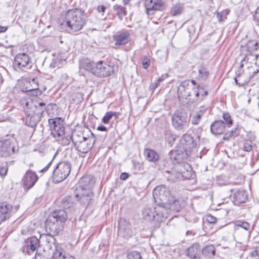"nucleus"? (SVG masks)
Returning a JSON list of instances; mask_svg holds the SVG:
<instances>
[{
    "label": "nucleus",
    "instance_id": "nucleus-1",
    "mask_svg": "<svg viewBox=\"0 0 259 259\" xmlns=\"http://www.w3.org/2000/svg\"><path fill=\"white\" fill-rule=\"evenodd\" d=\"M23 108L26 115V125L34 127L39 121L44 111L46 109V105L45 103L36 99H29L26 101Z\"/></svg>",
    "mask_w": 259,
    "mask_h": 259
},
{
    "label": "nucleus",
    "instance_id": "nucleus-2",
    "mask_svg": "<svg viewBox=\"0 0 259 259\" xmlns=\"http://www.w3.org/2000/svg\"><path fill=\"white\" fill-rule=\"evenodd\" d=\"M85 24L84 11L77 8L68 10L63 22V24L66 26L70 33L76 32L80 30Z\"/></svg>",
    "mask_w": 259,
    "mask_h": 259
},
{
    "label": "nucleus",
    "instance_id": "nucleus-3",
    "mask_svg": "<svg viewBox=\"0 0 259 259\" xmlns=\"http://www.w3.org/2000/svg\"><path fill=\"white\" fill-rule=\"evenodd\" d=\"M142 217L146 221L160 223L168 217V210L162 205L156 207L145 206L142 210Z\"/></svg>",
    "mask_w": 259,
    "mask_h": 259
},
{
    "label": "nucleus",
    "instance_id": "nucleus-4",
    "mask_svg": "<svg viewBox=\"0 0 259 259\" xmlns=\"http://www.w3.org/2000/svg\"><path fill=\"white\" fill-rule=\"evenodd\" d=\"M46 239L44 244V251L36 252L35 259H57L61 245L56 243V240L50 236H43Z\"/></svg>",
    "mask_w": 259,
    "mask_h": 259
},
{
    "label": "nucleus",
    "instance_id": "nucleus-5",
    "mask_svg": "<svg viewBox=\"0 0 259 259\" xmlns=\"http://www.w3.org/2000/svg\"><path fill=\"white\" fill-rule=\"evenodd\" d=\"M202 89L200 85L197 86V88H194L190 84L189 80H184L178 88V97L180 100L193 101L197 99Z\"/></svg>",
    "mask_w": 259,
    "mask_h": 259
},
{
    "label": "nucleus",
    "instance_id": "nucleus-6",
    "mask_svg": "<svg viewBox=\"0 0 259 259\" xmlns=\"http://www.w3.org/2000/svg\"><path fill=\"white\" fill-rule=\"evenodd\" d=\"M71 166L67 161L59 162L53 170L52 179L55 183L62 182L65 180L70 173Z\"/></svg>",
    "mask_w": 259,
    "mask_h": 259
},
{
    "label": "nucleus",
    "instance_id": "nucleus-7",
    "mask_svg": "<svg viewBox=\"0 0 259 259\" xmlns=\"http://www.w3.org/2000/svg\"><path fill=\"white\" fill-rule=\"evenodd\" d=\"M172 125L178 131L185 132L188 127V117L183 110L176 111L171 117Z\"/></svg>",
    "mask_w": 259,
    "mask_h": 259
},
{
    "label": "nucleus",
    "instance_id": "nucleus-8",
    "mask_svg": "<svg viewBox=\"0 0 259 259\" xmlns=\"http://www.w3.org/2000/svg\"><path fill=\"white\" fill-rule=\"evenodd\" d=\"M116 63L113 64H107L102 61H99L96 63V68L94 69V75L99 77H106L111 75L118 69V65L117 63L118 60L115 61Z\"/></svg>",
    "mask_w": 259,
    "mask_h": 259
},
{
    "label": "nucleus",
    "instance_id": "nucleus-9",
    "mask_svg": "<svg viewBox=\"0 0 259 259\" xmlns=\"http://www.w3.org/2000/svg\"><path fill=\"white\" fill-rule=\"evenodd\" d=\"M172 195L170 189L163 185L157 186L153 191V198L158 205H164Z\"/></svg>",
    "mask_w": 259,
    "mask_h": 259
},
{
    "label": "nucleus",
    "instance_id": "nucleus-10",
    "mask_svg": "<svg viewBox=\"0 0 259 259\" xmlns=\"http://www.w3.org/2000/svg\"><path fill=\"white\" fill-rule=\"evenodd\" d=\"M63 229V226L62 225L48 217L45 222V230L47 234L40 235L39 238L41 241L46 242V239L42 237L43 236H50L55 238L54 236L58 235Z\"/></svg>",
    "mask_w": 259,
    "mask_h": 259
},
{
    "label": "nucleus",
    "instance_id": "nucleus-11",
    "mask_svg": "<svg viewBox=\"0 0 259 259\" xmlns=\"http://www.w3.org/2000/svg\"><path fill=\"white\" fill-rule=\"evenodd\" d=\"M49 124L51 135L55 138H60L65 134V127L63 125V120L61 118L49 119Z\"/></svg>",
    "mask_w": 259,
    "mask_h": 259
},
{
    "label": "nucleus",
    "instance_id": "nucleus-12",
    "mask_svg": "<svg viewBox=\"0 0 259 259\" xmlns=\"http://www.w3.org/2000/svg\"><path fill=\"white\" fill-rule=\"evenodd\" d=\"M236 76L234 78L235 83L239 87L247 84L251 78L257 73V71L249 72L247 73L243 69H238L236 71Z\"/></svg>",
    "mask_w": 259,
    "mask_h": 259
},
{
    "label": "nucleus",
    "instance_id": "nucleus-13",
    "mask_svg": "<svg viewBox=\"0 0 259 259\" xmlns=\"http://www.w3.org/2000/svg\"><path fill=\"white\" fill-rule=\"evenodd\" d=\"M196 143L194 138L189 134H184L180 140L179 145L178 148L181 152H190L191 149L195 148Z\"/></svg>",
    "mask_w": 259,
    "mask_h": 259
},
{
    "label": "nucleus",
    "instance_id": "nucleus-14",
    "mask_svg": "<svg viewBox=\"0 0 259 259\" xmlns=\"http://www.w3.org/2000/svg\"><path fill=\"white\" fill-rule=\"evenodd\" d=\"M74 196L81 205L87 207L92 200L93 192L89 190L85 192L82 191L80 188H76Z\"/></svg>",
    "mask_w": 259,
    "mask_h": 259
},
{
    "label": "nucleus",
    "instance_id": "nucleus-15",
    "mask_svg": "<svg viewBox=\"0 0 259 259\" xmlns=\"http://www.w3.org/2000/svg\"><path fill=\"white\" fill-rule=\"evenodd\" d=\"M163 206L168 211H170L178 212L180 210L182 207L184 206V202L182 198H176L174 195L166 201Z\"/></svg>",
    "mask_w": 259,
    "mask_h": 259
},
{
    "label": "nucleus",
    "instance_id": "nucleus-16",
    "mask_svg": "<svg viewBox=\"0 0 259 259\" xmlns=\"http://www.w3.org/2000/svg\"><path fill=\"white\" fill-rule=\"evenodd\" d=\"M13 139H6L0 141V155L8 157L15 153Z\"/></svg>",
    "mask_w": 259,
    "mask_h": 259
},
{
    "label": "nucleus",
    "instance_id": "nucleus-17",
    "mask_svg": "<svg viewBox=\"0 0 259 259\" xmlns=\"http://www.w3.org/2000/svg\"><path fill=\"white\" fill-rule=\"evenodd\" d=\"M38 180L36 173L32 170H28L22 179L24 188L29 190L31 188Z\"/></svg>",
    "mask_w": 259,
    "mask_h": 259
},
{
    "label": "nucleus",
    "instance_id": "nucleus-18",
    "mask_svg": "<svg viewBox=\"0 0 259 259\" xmlns=\"http://www.w3.org/2000/svg\"><path fill=\"white\" fill-rule=\"evenodd\" d=\"M95 182V180L92 176H85L80 179L76 188H80L82 191L85 192H87L88 190L92 191Z\"/></svg>",
    "mask_w": 259,
    "mask_h": 259
},
{
    "label": "nucleus",
    "instance_id": "nucleus-19",
    "mask_svg": "<svg viewBox=\"0 0 259 259\" xmlns=\"http://www.w3.org/2000/svg\"><path fill=\"white\" fill-rule=\"evenodd\" d=\"M48 217L63 226L68 219L67 212L63 209H56L52 212Z\"/></svg>",
    "mask_w": 259,
    "mask_h": 259
},
{
    "label": "nucleus",
    "instance_id": "nucleus-20",
    "mask_svg": "<svg viewBox=\"0 0 259 259\" xmlns=\"http://www.w3.org/2000/svg\"><path fill=\"white\" fill-rule=\"evenodd\" d=\"M29 63L30 58L26 53L18 54L15 57L14 65L19 69L26 67Z\"/></svg>",
    "mask_w": 259,
    "mask_h": 259
},
{
    "label": "nucleus",
    "instance_id": "nucleus-21",
    "mask_svg": "<svg viewBox=\"0 0 259 259\" xmlns=\"http://www.w3.org/2000/svg\"><path fill=\"white\" fill-rule=\"evenodd\" d=\"M13 208L12 206L6 202L0 203V221H5L9 218L12 213Z\"/></svg>",
    "mask_w": 259,
    "mask_h": 259
},
{
    "label": "nucleus",
    "instance_id": "nucleus-22",
    "mask_svg": "<svg viewBox=\"0 0 259 259\" xmlns=\"http://www.w3.org/2000/svg\"><path fill=\"white\" fill-rule=\"evenodd\" d=\"M247 199V192L244 190H238L233 194V203L236 205L245 203Z\"/></svg>",
    "mask_w": 259,
    "mask_h": 259
},
{
    "label": "nucleus",
    "instance_id": "nucleus-23",
    "mask_svg": "<svg viewBox=\"0 0 259 259\" xmlns=\"http://www.w3.org/2000/svg\"><path fill=\"white\" fill-rule=\"evenodd\" d=\"M241 55L243 56L242 61L245 64H252L255 60L256 54H253L247 48L244 47L241 51Z\"/></svg>",
    "mask_w": 259,
    "mask_h": 259
},
{
    "label": "nucleus",
    "instance_id": "nucleus-24",
    "mask_svg": "<svg viewBox=\"0 0 259 259\" xmlns=\"http://www.w3.org/2000/svg\"><path fill=\"white\" fill-rule=\"evenodd\" d=\"M201 249L198 244H194L186 251V255L191 258H199Z\"/></svg>",
    "mask_w": 259,
    "mask_h": 259
},
{
    "label": "nucleus",
    "instance_id": "nucleus-25",
    "mask_svg": "<svg viewBox=\"0 0 259 259\" xmlns=\"http://www.w3.org/2000/svg\"><path fill=\"white\" fill-rule=\"evenodd\" d=\"M225 123L222 120L215 121L210 126L211 132L214 135L223 134L225 130Z\"/></svg>",
    "mask_w": 259,
    "mask_h": 259
},
{
    "label": "nucleus",
    "instance_id": "nucleus-26",
    "mask_svg": "<svg viewBox=\"0 0 259 259\" xmlns=\"http://www.w3.org/2000/svg\"><path fill=\"white\" fill-rule=\"evenodd\" d=\"M130 33L128 31H123L114 37L115 45H124L130 40Z\"/></svg>",
    "mask_w": 259,
    "mask_h": 259
},
{
    "label": "nucleus",
    "instance_id": "nucleus-27",
    "mask_svg": "<svg viewBox=\"0 0 259 259\" xmlns=\"http://www.w3.org/2000/svg\"><path fill=\"white\" fill-rule=\"evenodd\" d=\"M96 63L89 60H84L80 62V67L94 74V69L96 68Z\"/></svg>",
    "mask_w": 259,
    "mask_h": 259
},
{
    "label": "nucleus",
    "instance_id": "nucleus-28",
    "mask_svg": "<svg viewBox=\"0 0 259 259\" xmlns=\"http://www.w3.org/2000/svg\"><path fill=\"white\" fill-rule=\"evenodd\" d=\"M144 155L147 160L150 162H156L159 159L158 154L153 150L146 149L144 151Z\"/></svg>",
    "mask_w": 259,
    "mask_h": 259
},
{
    "label": "nucleus",
    "instance_id": "nucleus-29",
    "mask_svg": "<svg viewBox=\"0 0 259 259\" xmlns=\"http://www.w3.org/2000/svg\"><path fill=\"white\" fill-rule=\"evenodd\" d=\"M88 140L82 141L76 146L75 149L79 152L82 153H87L88 152L91 150L92 146L90 144H89L87 142Z\"/></svg>",
    "mask_w": 259,
    "mask_h": 259
},
{
    "label": "nucleus",
    "instance_id": "nucleus-30",
    "mask_svg": "<svg viewBox=\"0 0 259 259\" xmlns=\"http://www.w3.org/2000/svg\"><path fill=\"white\" fill-rule=\"evenodd\" d=\"M166 178L167 181L171 182H175L180 180L182 177V172H178L175 170H171L170 171L166 172Z\"/></svg>",
    "mask_w": 259,
    "mask_h": 259
},
{
    "label": "nucleus",
    "instance_id": "nucleus-31",
    "mask_svg": "<svg viewBox=\"0 0 259 259\" xmlns=\"http://www.w3.org/2000/svg\"><path fill=\"white\" fill-rule=\"evenodd\" d=\"M39 240L35 236L31 237L28 240L27 249L34 251L39 247Z\"/></svg>",
    "mask_w": 259,
    "mask_h": 259
},
{
    "label": "nucleus",
    "instance_id": "nucleus-32",
    "mask_svg": "<svg viewBox=\"0 0 259 259\" xmlns=\"http://www.w3.org/2000/svg\"><path fill=\"white\" fill-rule=\"evenodd\" d=\"M201 252L206 257L211 258L215 254V247L212 245H207L202 249Z\"/></svg>",
    "mask_w": 259,
    "mask_h": 259
},
{
    "label": "nucleus",
    "instance_id": "nucleus-33",
    "mask_svg": "<svg viewBox=\"0 0 259 259\" xmlns=\"http://www.w3.org/2000/svg\"><path fill=\"white\" fill-rule=\"evenodd\" d=\"M73 204V199L70 196L64 197L60 201V205L64 209H68Z\"/></svg>",
    "mask_w": 259,
    "mask_h": 259
},
{
    "label": "nucleus",
    "instance_id": "nucleus-34",
    "mask_svg": "<svg viewBox=\"0 0 259 259\" xmlns=\"http://www.w3.org/2000/svg\"><path fill=\"white\" fill-rule=\"evenodd\" d=\"M85 140H88V138L84 137L81 133L74 132L72 135V141L74 147Z\"/></svg>",
    "mask_w": 259,
    "mask_h": 259
},
{
    "label": "nucleus",
    "instance_id": "nucleus-35",
    "mask_svg": "<svg viewBox=\"0 0 259 259\" xmlns=\"http://www.w3.org/2000/svg\"><path fill=\"white\" fill-rule=\"evenodd\" d=\"M113 10L116 11L118 17L120 20H122L123 16L127 14L126 8L120 5L117 4L114 5Z\"/></svg>",
    "mask_w": 259,
    "mask_h": 259
},
{
    "label": "nucleus",
    "instance_id": "nucleus-36",
    "mask_svg": "<svg viewBox=\"0 0 259 259\" xmlns=\"http://www.w3.org/2000/svg\"><path fill=\"white\" fill-rule=\"evenodd\" d=\"M165 138L169 145L171 146L177 139V136L174 134L171 131L167 130L165 132Z\"/></svg>",
    "mask_w": 259,
    "mask_h": 259
},
{
    "label": "nucleus",
    "instance_id": "nucleus-37",
    "mask_svg": "<svg viewBox=\"0 0 259 259\" xmlns=\"http://www.w3.org/2000/svg\"><path fill=\"white\" fill-rule=\"evenodd\" d=\"M118 113L113 111H108L106 112L102 119V121L105 124L108 123L110 120L115 116V118L118 117Z\"/></svg>",
    "mask_w": 259,
    "mask_h": 259
},
{
    "label": "nucleus",
    "instance_id": "nucleus-38",
    "mask_svg": "<svg viewBox=\"0 0 259 259\" xmlns=\"http://www.w3.org/2000/svg\"><path fill=\"white\" fill-rule=\"evenodd\" d=\"M238 135L237 128H234L230 132L226 133L223 137L224 140H229L230 138H235Z\"/></svg>",
    "mask_w": 259,
    "mask_h": 259
},
{
    "label": "nucleus",
    "instance_id": "nucleus-39",
    "mask_svg": "<svg viewBox=\"0 0 259 259\" xmlns=\"http://www.w3.org/2000/svg\"><path fill=\"white\" fill-rule=\"evenodd\" d=\"M183 10V5L180 4H177L171 8V13L173 16L178 15L181 14Z\"/></svg>",
    "mask_w": 259,
    "mask_h": 259
},
{
    "label": "nucleus",
    "instance_id": "nucleus-40",
    "mask_svg": "<svg viewBox=\"0 0 259 259\" xmlns=\"http://www.w3.org/2000/svg\"><path fill=\"white\" fill-rule=\"evenodd\" d=\"M145 5L147 14L148 15H153L154 14L153 0H146Z\"/></svg>",
    "mask_w": 259,
    "mask_h": 259
},
{
    "label": "nucleus",
    "instance_id": "nucleus-41",
    "mask_svg": "<svg viewBox=\"0 0 259 259\" xmlns=\"http://www.w3.org/2000/svg\"><path fill=\"white\" fill-rule=\"evenodd\" d=\"M57 141L63 146L68 145L71 141H72V136H65L64 137H61L60 138H57Z\"/></svg>",
    "mask_w": 259,
    "mask_h": 259
},
{
    "label": "nucleus",
    "instance_id": "nucleus-42",
    "mask_svg": "<svg viewBox=\"0 0 259 259\" xmlns=\"http://www.w3.org/2000/svg\"><path fill=\"white\" fill-rule=\"evenodd\" d=\"M141 254L137 251H128L127 253V259H141Z\"/></svg>",
    "mask_w": 259,
    "mask_h": 259
},
{
    "label": "nucleus",
    "instance_id": "nucleus-43",
    "mask_svg": "<svg viewBox=\"0 0 259 259\" xmlns=\"http://www.w3.org/2000/svg\"><path fill=\"white\" fill-rule=\"evenodd\" d=\"M199 72V78L203 79H205L209 75V72L207 69L204 67H200L198 70Z\"/></svg>",
    "mask_w": 259,
    "mask_h": 259
},
{
    "label": "nucleus",
    "instance_id": "nucleus-44",
    "mask_svg": "<svg viewBox=\"0 0 259 259\" xmlns=\"http://www.w3.org/2000/svg\"><path fill=\"white\" fill-rule=\"evenodd\" d=\"M57 259H75L73 256L69 255V254L65 255L63 249L60 247L58 257Z\"/></svg>",
    "mask_w": 259,
    "mask_h": 259
},
{
    "label": "nucleus",
    "instance_id": "nucleus-45",
    "mask_svg": "<svg viewBox=\"0 0 259 259\" xmlns=\"http://www.w3.org/2000/svg\"><path fill=\"white\" fill-rule=\"evenodd\" d=\"M236 225L246 231H249L250 229V225L246 222L238 221L236 222Z\"/></svg>",
    "mask_w": 259,
    "mask_h": 259
},
{
    "label": "nucleus",
    "instance_id": "nucleus-46",
    "mask_svg": "<svg viewBox=\"0 0 259 259\" xmlns=\"http://www.w3.org/2000/svg\"><path fill=\"white\" fill-rule=\"evenodd\" d=\"M228 13L227 11H222L217 14V18L219 22H222L227 19V15Z\"/></svg>",
    "mask_w": 259,
    "mask_h": 259
},
{
    "label": "nucleus",
    "instance_id": "nucleus-47",
    "mask_svg": "<svg viewBox=\"0 0 259 259\" xmlns=\"http://www.w3.org/2000/svg\"><path fill=\"white\" fill-rule=\"evenodd\" d=\"M165 8L164 3L161 0H156V5L154 11H162Z\"/></svg>",
    "mask_w": 259,
    "mask_h": 259
},
{
    "label": "nucleus",
    "instance_id": "nucleus-48",
    "mask_svg": "<svg viewBox=\"0 0 259 259\" xmlns=\"http://www.w3.org/2000/svg\"><path fill=\"white\" fill-rule=\"evenodd\" d=\"M73 100L75 104L81 102L83 100L82 94L80 92L75 94L73 98Z\"/></svg>",
    "mask_w": 259,
    "mask_h": 259
},
{
    "label": "nucleus",
    "instance_id": "nucleus-49",
    "mask_svg": "<svg viewBox=\"0 0 259 259\" xmlns=\"http://www.w3.org/2000/svg\"><path fill=\"white\" fill-rule=\"evenodd\" d=\"M223 117L226 122L225 124L227 125L228 127H230V126L232 125L233 121L229 113H224Z\"/></svg>",
    "mask_w": 259,
    "mask_h": 259
},
{
    "label": "nucleus",
    "instance_id": "nucleus-50",
    "mask_svg": "<svg viewBox=\"0 0 259 259\" xmlns=\"http://www.w3.org/2000/svg\"><path fill=\"white\" fill-rule=\"evenodd\" d=\"M141 62L143 68L146 69L149 67L150 65V61L147 56H144L142 58Z\"/></svg>",
    "mask_w": 259,
    "mask_h": 259
},
{
    "label": "nucleus",
    "instance_id": "nucleus-51",
    "mask_svg": "<svg viewBox=\"0 0 259 259\" xmlns=\"http://www.w3.org/2000/svg\"><path fill=\"white\" fill-rule=\"evenodd\" d=\"M201 115L196 113V114L192 117L191 122L193 124H197L199 123L201 118Z\"/></svg>",
    "mask_w": 259,
    "mask_h": 259
},
{
    "label": "nucleus",
    "instance_id": "nucleus-52",
    "mask_svg": "<svg viewBox=\"0 0 259 259\" xmlns=\"http://www.w3.org/2000/svg\"><path fill=\"white\" fill-rule=\"evenodd\" d=\"M8 167L7 164L0 167V175L2 177L5 176L8 172Z\"/></svg>",
    "mask_w": 259,
    "mask_h": 259
},
{
    "label": "nucleus",
    "instance_id": "nucleus-53",
    "mask_svg": "<svg viewBox=\"0 0 259 259\" xmlns=\"http://www.w3.org/2000/svg\"><path fill=\"white\" fill-rule=\"evenodd\" d=\"M205 220L210 224L215 223L217 221V218L211 215H206Z\"/></svg>",
    "mask_w": 259,
    "mask_h": 259
},
{
    "label": "nucleus",
    "instance_id": "nucleus-54",
    "mask_svg": "<svg viewBox=\"0 0 259 259\" xmlns=\"http://www.w3.org/2000/svg\"><path fill=\"white\" fill-rule=\"evenodd\" d=\"M167 74H164L162 75L160 77H159L157 80V81L155 82V85H153V88L157 87L159 85L160 82L164 80L165 78L167 77Z\"/></svg>",
    "mask_w": 259,
    "mask_h": 259
},
{
    "label": "nucleus",
    "instance_id": "nucleus-55",
    "mask_svg": "<svg viewBox=\"0 0 259 259\" xmlns=\"http://www.w3.org/2000/svg\"><path fill=\"white\" fill-rule=\"evenodd\" d=\"M206 110L207 108L205 106H201L199 108L198 110L196 113L201 115V116H202L204 113L206 112Z\"/></svg>",
    "mask_w": 259,
    "mask_h": 259
},
{
    "label": "nucleus",
    "instance_id": "nucleus-56",
    "mask_svg": "<svg viewBox=\"0 0 259 259\" xmlns=\"http://www.w3.org/2000/svg\"><path fill=\"white\" fill-rule=\"evenodd\" d=\"M244 150L249 152L252 149V146L249 143H245L243 148Z\"/></svg>",
    "mask_w": 259,
    "mask_h": 259
},
{
    "label": "nucleus",
    "instance_id": "nucleus-57",
    "mask_svg": "<svg viewBox=\"0 0 259 259\" xmlns=\"http://www.w3.org/2000/svg\"><path fill=\"white\" fill-rule=\"evenodd\" d=\"M256 58L255 60H256V62H255V65L256 66H258V68H257L255 70L253 69L252 70V71H257V73H258L259 72V55H256Z\"/></svg>",
    "mask_w": 259,
    "mask_h": 259
},
{
    "label": "nucleus",
    "instance_id": "nucleus-58",
    "mask_svg": "<svg viewBox=\"0 0 259 259\" xmlns=\"http://www.w3.org/2000/svg\"><path fill=\"white\" fill-rule=\"evenodd\" d=\"M106 9V7L104 5H99L97 7V11L99 13H104Z\"/></svg>",
    "mask_w": 259,
    "mask_h": 259
},
{
    "label": "nucleus",
    "instance_id": "nucleus-59",
    "mask_svg": "<svg viewBox=\"0 0 259 259\" xmlns=\"http://www.w3.org/2000/svg\"><path fill=\"white\" fill-rule=\"evenodd\" d=\"M129 177V175L126 172H122L120 175V178L122 180H126Z\"/></svg>",
    "mask_w": 259,
    "mask_h": 259
},
{
    "label": "nucleus",
    "instance_id": "nucleus-60",
    "mask_svg": "<svg viewBox=\"0 0 259 259\" xmlns=\"http://www.w3.org/2000/svg\"><path fill=\"white\" fill-rule=\"evenodd\" d=\"M52 163V161H50L43 169H41L39 171L41 172H46L50 168Z\"/></svg>",
    "mask_w": 259,
    "mask_h": 259
},
{
    "label": "nucleus",
    "instance_id": "nucleus-61",
    "mask_svg": "<svg viewBox=\"0 0 259 259\" xmlns=\"http://www.w3.org/2000/svg\"><path fill=\"white\" fill-rule=\"evenodd\" d=\"M97 129L100 131H106L107 130L106 127L102 125L98 126Z\"/></svg>",
    "mask_w": 259,
    "mask_h": 259
},
{
    "label": "nucleus",
    "instance_id": "nucleus-62",
    "mask_svg": "<svg viewBox=\"0 0 259 259\" xmlns=\"http://www.w3.org/2000/svg\"><path fill=\"white\" fill-rule=\"evenodd\" d=\"M37 89H38V85L37 84H35L34 85V87L32 88H28V87H26V92L32 91L36 90Z\"/></svg>",
    "mask_w": 259,
    "mask_h": 259
},
{
    "label": "nucleus",
    "instance_id": "nucleus-63",
    "mask_svg": "<svg viewBox=\"0 0 259 259\" xmlns=\"http://www.w3.org/2000/svg\"><path fill=\"white\" fill-rule=\"evenodd\" d=\"M252 255L257 256L258 258L257 259H259V247L252 253Z\"/></svg>",
    "mask_w": 259,
    "mask_h": 259
},
{
    "label": "nucleus",
    "instance_id": "nucleus-64",
    "mask_svg": "<svg viewBox=\"0 0 259 259\" xmlns=\"http://www.w3.org/2000/svg\"><path fill=\"white\" fill-rule=\"evenodd\" d=\"M8 27L7 26H2L0 25V33H3L7 31Z\"/></svg>",
    "mask_w": 259,
    "mask_h": 259
}]
</instances>
